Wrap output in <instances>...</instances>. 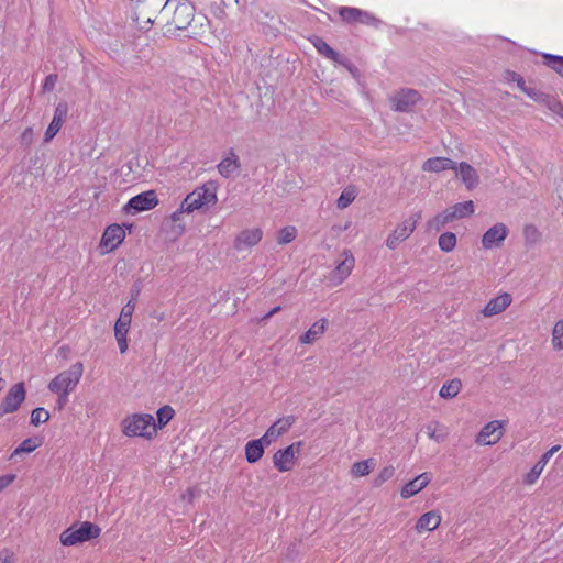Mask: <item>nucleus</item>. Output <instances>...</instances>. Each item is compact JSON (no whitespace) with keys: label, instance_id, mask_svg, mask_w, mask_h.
<instances>
[{"label":"nucleus","instance_id":"1","mask_svg":"<svg viewBox=\"0 0 563 563\" xmlns=\"http://www.w3.org/2000/svg\"><path fill=\"white\" fill-rule=\"evenodd\" d=\"M124 435L129 438H144L147 440L156 435V422L150 413H133L121 421Z\"/></svg>","mask_w":563,"mask_h":563},{"label":"nucleus","instance_id":"2","mask_svg":"<svg viewBox=\"0 0 563 563\" xmlns=\"http://www.w3.org/2000/svg\"><path fill=\"white\" fill-rule=\"evenodd\" d=\"M217 201V184L214 181H208L186 196L180 205L179 211L191 213L203 207L213 206Z\"/></svg>","mask_w":563,"mask_h":563},{"label":"nucleus","instance_id":"3","mask_svg":"<svg viewBox=\"0 0 563 563\" xmlns=\"http://www.w3.org/2000/svg\"><path fill=\"white\" fill-rule=\"evenodd\" d=\"M84 374V364L76 362L68 369L57 374L47 385L51 393L71 394Z\"/></svg>","mask_w":563,"mask_h":563},{"label":"nucleus","instance_id":"4","mask_svg":"<svg viewBox=\"0 0 563 563\" xmlns=\"http://www.w3.org/2000/svg\"><path fill=\"white\" fill-rule=\"evenodd\" d=\"M101 529L89 521H84L79 526L73 525L64 530L59 536V542L64 547H73L100 536Z\"/></svg>","mask_w":563,"mask_h":563},{"label":"nucleus","instance_id":"5","mask_svg":"<svg viewBox=\"0 0 563 563\" xmlns=\"http://www.w3.org/2000/svg\"><path fill=\"white\" fill-rule=\"evenodd\" d=\"M421 211L411 213L404 221L398 223L386 239V246L389 250H396L400 243L406 241L416 230L419 220L421 219Z\"/></svg>","mask_w":563,"mask_h":563},{"label":"nucleus","instance_id":"6","mask_svg":"<svg viewBox=\"0 0 563 563\" xmlns=\"http://www.w3.org/2000/svg\"><path fill=\"white\" fill-rule=\"evenodd\" d=\"M301 446L302 442L297 441L283 450L276 451L273 455L274 467L282 473L291 471L296 464Z\"/></svg>","mask_w":563,"mask_h":563},{"label":"nucleus","instance_id":"7","mask_svg":"<svg viewBox=\"0 0 563 563\" xmlns=\"http://www.w3.org/2000/svg\"><path fill=\"white\" fill-rule=\"evenodd\" d=\"M158 205V198L154 190L141 192L124 205L123 211L128 214H136L154 209Z\"/></svg>","mask_w":563,"mask_h":563},{"label":"nucleus","instance_id":"8","mask_svg":"<svg viewBox=\"0 0 563 563\" xmlns=\"http://www.w3.org/2000/svg\"><path fill=\"white\" fill-rule=\"evenodd\" d=\"M355 266V257L351 250H343L340 260L330 274V282L333 286L341 285L352 273Z\"/></svg>","mask_w":563,"mask_h":563},{"label":"nucleus","instance_id":"9","mask_svg":"<svg viewBox=\"0 0 563 563\" xmlns=\"http://www.w3.org/2000/svg\"><path fill=\"white\" fill-rule=\"evenodd\" d=\"M25 387L23 383L13 385L0 404V418L4 415L15 412L25 399Z\"/></svg>","mask_w":563,"mask_h":563},{"label":"nucleus","instance_id":"10","mask_svg":"<svg viewBox=\"0 0 563 563\" xmlns=\"http://www.w3.org/2000/svg\"><path fill=\"white\" fill-rule=\"evenodd\" d=\"M124 239L125 231L121 225L117 223L108 225L99 243L101 253L107 254L112 252L123 242Z\"/></svg>","mask_w":563,"mask_h":563},{"label":"nucleus","instance_id":"11","mask_svg":"<svg viewBox=\"0 0 563 563\" xmlns=\"http://www.w3.org/2000/svg\"><path fill=\"white\" fill-rule=\"evenodd\" d=\"M421 99L413 89H401L390 98L391 109L397 112H409Z\"/></svg>","mask_w":563,"mask_h":563},{"label":"nucleus","instance_id":"12","mask_svg":"<svg viewBox=\"0 0 563 563\" xmlns=\"http://www.w3.org/2000/svg\"><path fill=\"white\" fill-rule=\"evenodd\" d=\"M504 435V421L493 420L486 423L476 437V443L479 445H494Z\"/></svg>","mask_w":563,"mask_h":563},{"label":"nucleus","instance_id":"13","mask_svg":"<svg viewBox=\"0 0 563 563\" xmlns=\"http://www.w3.org/2000/svg\"><path fill=\"white\" fill-rule=\"evenodd\" d=\"M195 8L186 0H180L172 18V24L177 30H186L194 20Z\"/></svg>","mask_w":563,"mask_h":563},{"label":"nucleus","instance_id":"14","mask_svg":"<svg viewBox=\"0 0 563 563\" xmlns=\"http://www.w3.org/2000/svg\"><path fill=\"white\" fill-rule=\"evenodd\" d=\"M509 233L508 228L498 222L489 228L482 236V245L485 250H492L500 246Z\"/></svg>","mask_w":563,"mask_h":563},{"label":"nucleus","instance_id":"15","mask_svg":"<svg viewBox=\"0 0 563 563\" xmlns=\"http://www.w3.org/2000/svg\"><path fill=\"white\" fill-rule=\"evenodd\" d=\"M512 302V297L509 292H501L492 298L482 310L485 318H490L504 312Z\"/></svg>","mask_w":563,"mask_h":563},{"label":"nucleus","instance_id":"16","mask_svg":"<svg viewBox=\"0 0 563 563\" xmlns=\"http://www.w3.org/2000/svg\"><path fill=\"white\" fill-rule=\"evenodd\" d=\"M68 113V107L65 102H59L54 110L53 120L51 121L49 125L47 126L45 133H44V141L49 142L54 139V136L59 132L63 123L65 122V119Z\"/></svg>","mask_w":563,"mask_h":563},{"label":"nucleus","instance_id":"17","mask_svg":"<svg viewBox=\"0 0 563 563\" xmlns=\"http://www.w3.org/2000/svg\"><path fill=\"white\" fill-rule=\"evenodd\" d=\"M263 238V232L260 228L246 229L241 231L235 240L234 247L242 251L256 245Z\"/></svg>","mask_w":563,"mask_h":563},{"label":"nucleus","instance_id":"18","mask_svg":"<svg viewBox=\"0 0 563 563\" xmlns=\"http://www.w3.org/2000/svg\"><path fill=\"white\" fill-rule=\"evenodd\" d=\"M241 168L240 159L233 148H230L227 156L217 165L219 174L224 178H230L238 174Z\"/></svg>","mask_w":563,"mask_h":563},{"label":"nucleus","instance_id":"19","mask_svg":"<svg viewBox=\"0 0 563 563\" xmlns=\"http://www.w3.org/2000/svg\"><path fill=\"white\" fill-rule=\"evenodd\" d=\"M456 176L462 180L468 190L476 188L479 184V176L475 168L466 162L456 164Z\"/></svg>","mask_w":563,"mask_h":563},{"label":"nucleus","instance_id":"20","mask_svg":"<svg viewBox=\"0 0 563 563\" xmlns=\"http://www.w3.org/2000/svg\"><path fill=\"white\" fill-rule=\"evenodd\" d=\"M430 483V476L428 473H422L416 476L413 479L409 481L400 490V496L404 499H408L419 492H421L427 485Z\"/></svg>","mask_w":563,"mask_h":563},{"label":"nucleus","instance_id":"21","mask_svg":"<svg viewBox=\"0 0 563 563\" xmlns=\"http://www.w3.org/2000/svg\"><path fill=\"white\" fill-rule=\"evenodd\" d=\"M442 517L439 511L431 510L423 514L416 523V530L418 533H422L424 531H433L441 523Z\"/></svg>","mask_w":563,"mask_h":563},{"label":"nucleus","instance_id":"22","mask_svg":"<svg viewBox=\"0 0 563 563\" xmlns=\"http://www.w3.org/2000/svg\"><path fill=\"white\" fill-rule=\"evenodd\" d=\"M329 322L325 318L316 321L305 333L299 336L300 344H311L317 341L327 330Z\"/></svg>","mask_w":563,"mask_h":563},{"label":"nucleus","instance_id":"23","mask_svg":"<svg viewBox=\"0 0 563 563\" xmlns=\"http://www.w3.org/2000/svg\"><path fill=\"white\" fill-rule=\"evenodd\" d=\"M424 172L440 173L448 169H456V163L448 157L437 156L428 158L423 165Z\"/></svg>","mask_w":563,"mask_h":563},{"label":"nucleus","instance_id":"24","mask_svg":"<svg viewBox=\"0 0 563 563\" xmlns=\"http://www.w3.org/2000/svg\"><path fill=\"white\" fill-rule=\"evenodd\" d=\"M311 43L316 47L319 54L323 55L328 59L335 63L343 64V57L336 51H334L325 41L319 36H313Z\"/></svg>","mask_w":563,"mask_h":563},{"label":"nucleus","instance_id":"25","mask_svg":"<svg viewBox=\"0 0 563 563\" xmlns=\"http://www.w3.org/2000/svg\"><path fill=\"white\" fill-rule=\"evenodd\" d=\"M43 444V439L41 437H31L24 439L11 453L10 459H13L22 453H32L37 448Z\"/></svg>","mask_w":563,"mask_h":563},{"label":"nucleus","instance_id":"26","mask_svg":"<svg viewBox=\"0 0 563 563\" xmlns=\"http://www.w3.org/2000/svg\"><path fill=\"white\" fill-rule=\"evenodd\" d=\"M265 448L260 440H251L245 445V459L250 464L258 462L264 455Z\"/></svg>","mask_w":563,"mask_h":563},{"label":"nucleus","instance_id":"27","mask_svg":"<svg viewBox=\"0 0 563 563\" xmlns=\"http://www.w3.org/2000/svg\"><path fill=\"white\" fill-rule=\"evenodd\" d=\"M376 466V462L374 459H366L363 461L355 462L350 471L352 477H363L368 475Z\"/></svg>","mask_w":563,"mask_h":563},{"label":"nucleus","instance_id":"28","mask_svg":"<svg viewBox=\"0 0 563 563\" xmlns=\"http://www.w3.org/2000/svg\"><path fill=\"white\" fill-rule=\"evenodd\" d=\"M450 214H452V219H462L466 218L474 213V203L472 200L457 202L452 207L448 208Z\"/></svg>","mask_w":563,"mask_h":563},{"label":"nucleus","instance_id":"29","mask_svg":"<svg viewBox=\"0 0 563 563\" xmlns=\"http://www.w3.org/2000/svg\"><path fill=\"white\" fill-rule=\"evenodd\" d=\"M451 221H453L452 214H450L449 210L445 209L444 211L438 213L427 222V229L429 231L438 232Z\"/></svg>","mask_w":563,"mask_h":563},{"label":"nucleus","instance_id":"30","mask_svg":"<svg viewBox=\"0 0 563 563\" xmlns=\"http://www.w3.org/2000/svg\"><path fill=\"white\" fill-rule=\"evenodd\" d=\"M461 388H462L461 380L457 378H454V379H451L450 382L443 384V386L441 387V389L439 391V395H440V397H442L444 399H450V398L455 397L460 393Z\"/></svg>","mask_w":563,"mask_h":563},{"label":"nucleus","instance_id":"31","mask_svg":"<svg viewBox=\"0 0 563 563\" xmlns=\"http://www.w3.org/2000/svg\"><path fill=\"white\" fill-rule=\"evenodd\" d=\"M130 331V328L125 325H121L115 323L114 324V336L118 342V346L120 350V353L123 354L126 352L129 344H128V333Z\"/></svg>","mask_w":563,"mask_h":563},{"label":"nucleus","instance_id":"32","mask_svg":"<svg viewBox=\"0 0 563 563\" xmlns=\"http://www.w3.org/2000/svg\"><path fill=\"white\" fill-rule=\"evenodd\" d=\"M357 189L354 186L345 187L338 198L336 206L339 209L347 208L356 198Z\"/></svg>","mask_w":563,"mask_h":563},{"label":"nucleus","instance_id":"33","mask_svg":"<svg viewBox=\"0 0 563 563\" xmlns=\"http://www.w3.org/2000/svg\"><path fill=\"white\" fill-rule=\"evenodd\" d=\"M544 64L563 78V56L543 53Z\"/></svg>","mask_w":563,"mask_h":563},{"label":"nucleus","instance_id":"34","mask_svg":"<svg viewBox=\"0 0 563 563\" xmlns=\"http://www.w3.org/2000/svg\"><path fill=\"white\" fill-rule=\"evenodd\" d=\"M456 235L453 232H444L439 236L438 244L442 252L450 253L456 246Z\"/></svg>","mask_w":563,"mask_h":563},{"label":"nucleus","instance_id":"35","mask_svg":"<svg viewBox=\"0 0 563 563\" xmlns=\"http://www.w3.org/2000/svg\"><path fill=\"white\" fill-rule=\"evenodd\" d=\"M157 423H156V430L164 428L175 416V410L166 405L161 407L157 412Z\"/></svg>","mask_w":563,"mask_h":563},{"label":"nucleus","instance_id":"36","mask_svg":"<svg viewBox=\"0 0 563 563\" xmlns=\"http://www.w3.org/2000/svg\"><path fill=\"white\" fill-rule=\"evenodd\" d=\"M341 19L346 23H357L361 9L354 7H340L338 10Z\"/></svg>","mask_w":563,"mask_h":563},{"label":"nucleus","instance_id":"37","mask_svg":"<svg viewBox=\"0 0 563 563\" xmlns=\"http://www.w3.org/2000/svg\"><path fill=\"white\" fill-rule=\"evenodd\" d=\"M297 236V229L292 225H288L279 230L277 235L278 244H288L294 241Z\"/></svg>","mask_w":563,"mask_h":563},{"label":"nucleus","instance_id":"38","mask_svg":"<svg viewBox=\"0 0 563 563\" xmlns=\"http://www.w3.org/2000/svg\"><path fill=\"white\" fill-rule=\"evenodd\" d=\"M552 345L554 350H563V320H559L552 331Z\"/></svg>","mask_w":563,"mask_h":563},{"label":"nucleus","instance_id":"39","mask_svg":"<svg viewBox=\"0 0 563 563\" xmlns=\"http://www.w3.org/2000/svg\"><path fill=\"white\" fill-rule=\"evenodd\" d=\"M545 465H543L541 462H537L531 470L526 474L523 482L527 485H533L538 478L540 477L541 473L543 472Z\"/></svg>","mask_w":563,"mask_h":563},{"label":"nucleus","instance_id":"40","mask_svg":"<svg viewBox=\"0 0 563 563\" xmlns=\"http://www.w3.org/2000/svg\"><path fill=\"white\" fill-rule=\"evenodd\" d=\"M48 419H49V412L45 408L37 407L32 410L30 422L33 426H38L40 423H44V422L48 421Z\"/></svg>","mask_w":563,"mask_h":563},{"label":"nucleus","instance_id":"41","mask_svg":"<svg viewBox=\"0 0 563 563\" xmlns=\"http://www.w3.org/2000/svg\"><path fill=\"white\" fill-rule=\"evenodd\" d=\"M394 474H395L394 466L388 465V466L383 467L379 471V473L377 474V476L374 478V486H376V487L382 486L385 482L390 479L394 476Z\"/></svg>","mask_w":563,"mask_h":563},{"label":"nucleus","instance_id":"42","mask_svg":"<svg viewBox=\"0 0 563 563\" xmlns=\"http://www.w3.org/2000/svg\"><path fill=\"white\" fill-rule=\"evenodd\" d=\"M357 23L377 27L380 24V20L371 12L361 9Z\"/></svg>","mask_w":563,"mask_h":563},{"label":"nucleus","instance_id":"43","mask_svg":"<svg viewBox=\"0 0 563 563\" xmlns=\"http://www.w3.org/2000/svg\"><path fill=\"white\" fill-rule=\"evenodd\" d=\"M544 103L551 112L563 119V104L559 100L548 97Z\"/></svg>","mask_w":563,"mask_h":563},{"label":"nucleus","instance_id":"44","mask_svg":"<svg viewBox=\"0 0 563 563\" xmlns=\"http://www.w3.org/2000/svg\"><path fill=\"white\" fill-rule=\"evenodd\" d=\"M274 423L284 434L292 427V424L295 423V418H294V416H287V417L278 419Z\"/></svg>","mask_w":563,"mask_h":563},{"label":"nucleus","instance_id":"45","mask_svg":"<svg viewBox=\"0 0 563 563\" xmlns=\"http://www.w3.org/2000/svg\"><path fill=\"white\" fill-rule=\"evenodd\" d=\"M523 236L527 242L534 243L539 239V231L533 224H528L523 229Z\"/></svg>","mask_w":563,"mask_h":563},{"label":"nucleus","instance_id":"46","mask_svg":"<svg viewBox=\"0 0 563 563\" xmlns=\"http://www.w3.org/2000/svg\"><path fill=\"white\" fill-rule=\"evenodd\" d=\"M523 92L529 97L531 98L532 100L537 101V102H545V100L548 99L549 96L544 95L543 92L534 89V88H529V87H526V89L523 90Z\"/></svg>","mask_w":563,"mask_h":563},{"label":"nucleus","instance_id":"47","mask_svg":"<svg viewBox=\"0 0 563 563\" xmlns=\"http://www.w3.org/2000/svg\"><path fill=\"white\" fill-rule=\"evenodd\" d=\"M15 554L10 549H2L0 551V563H15Z\"/></svg>","mask_w":563,"mask_h":563},{"label":"nucleus","instance_id":"48","mask_svg":"<svg viewBox=\"0 0 563 563\" xmlns=\"http://www.w3.org/2000/svg\"><path fill=\"white\" fill-rule=\"evenodd\" d=\"M139 291L136 290L135 295L132 297L131 300H129L124 306L123 308L121 309V312L120 313H125V316L128 317H131L132 318V314L135 310V303H134V300L137 296Z\"/></svg>","mask_w":563,"mask_h":563},{"label":"nucleus","instance_id":"49","mask_svg":"<svg viewBox=\"0 0 563 563\" xmlns=\"http://www.w3.org/2000/svg\"><path fill=\"white\" fill-rule=\"evenodd\" d=\"M16 476L15 474H5L0 476V493L5 489L8 486H10L14 481Z\"/></svg>","mask_w":563,"mask_h":563},{"label":"nucleus","instance_id":"50","mask_svg":"<svg viewBox=\"0 0 563 563\" xmlns=\"http://www.w3.org/2000/svg\"><path fill=\"white\" fill-rule=\"evenodd\" d=\"M560 445H554L550 450H548L545 453L542 454V456L539 459V462H541L543 465H547L552 455L560 450Z\"/></svg>","mask_w":563,"mask_h":563},{"label":"nucleus","instance_id":"51","mask_svg":"<svg viewBox=\"0 0 563 563\" xmlns=\"http://www.w3.org/2000/svg\"><path fill=\"white\" fill-rule=\"evenodd\" d=\"M56 81H57V76L56 75H48L45 80H44V84H43V89L45 91H51L54 89L55 85H56Z\"/></svg>","mask_w":563,"mask_h":563},{"label":"nucleus","instance_id":"52","mask_svg":"<svg viewBox=\"0 0 563 563\" xmlns=\"http://www.w3.org/2000/svg\"><path fill=\"white\" fill-rule=\"evenodd\" d=\"M427 430H428V435L430 439H433L435 440L437 442H441L443 441L444 439V433H438V431L435 430V428H432L431 424H429L427 427Z\"/></svg>","mask_w":563,"mask_h":563},{"label":"nucleus","instance_id":"53","mask_svg":"<svg viewBox=\"0 0 563 563\" xmlns=\"http://www.w3.org/2000/svg\"><path fill=\"white\" fill-rule=\"evenodd\" d=\"M54 394L57 395L56 404H57L58 409H63L65 407V405L68 402V397L70 394H65V393H54Z\"/></svg>","mask_w":563,"mask_h":563},{"label":"nucleus","instance_id":"54","mask_svg":"<svg viewBox=\"0 0 563 563\" xmlns=\"http://www.w3.org/2000/svg\"><path fill=\"white\" fill-rule=\"evenodd\" d=\"M257 440H260L261 444H263V446L266 448L271 445V443L274 442L276 439L275 437H273V434H269L268 430H266V432Z\"/></svg>","mask_w":563,"mask_h":563},{"label":"nucleus","instance_id":"55","mask_svg":"<svg viewBox=\"0 0 563 563\" xmlns=\"http://www.w3.org/2000/svg\"><path fill=\"white\" fill-rule=\"evenodd\" d=\"M131 321H132L131 317L125 316V313H120L115 323H118V324L121 323V325H125V327L130 328Z\"/></svg>","mask_w":563,"mask_h":563},{"label":"nucleus","instance_id":"56","mask_svg":"<svg viewBox=\"0 0 563 563\" xmlns=\"http://www.w3.org/2000/svg\"><path fill=\"white\" fill-rule=\"evenodd\" d=\"M269 434H273L275 439L277 440L280 435H283L282 431L276 427L275 423H273L268 429Z\"/></svg>","mask_w":563,"mask_h":563},{"label":"nucleus","instance_id":"57","mask_svg":"<svg viewBox=\"0 0 563 563\" xmlns=\"http://www.w3.org/2000/svg\"><path fill=\"white\" fill-rule=\"evenodd\" d=\"M516 82H517V86L523 91L526 89V82H525V79L520 76H517V78H515Z\"/></svg>","mask_w":563,"mask_h":563},{"label":"nucleus","instance_id":"58","mask_svg":"<svg viewBox=\"0 0 563 563\" xmlns=\"http://www.w3.org/2000/svg\"><path fill=\"white\" fill-rule=\"evenodd\" d=\"M184 497H187L189 500H191L195 497V490L192 488H188Z\"/></svg>","mask_w":563,"mask_h":563},{"label":"nucleus","instance_id":"59","mask_svg":"<svg viewBox=\"0 0 563 563\" xmlns=\"http://www.w3.org/2000/svg\"><path fill=\"white\" fill-rule=\"evenodd\" d=\"M280 310V307L279 306H276L272 309V312L273 314H275L276 312H278Z\"/></svg>","mask_w":563,"mask_h":563},{"label":"nucleus","instance_id":"60","mask_svg":"<svg viewBox=\"0 0 563 563\" xmlns=\"http://www.w3.org/2000/svg\"><path fill=\"white\" fill-rule=\"evenodd\" d=\"M273 316H274V314H273V312H272V310H271L269 312H267V313L264 316V319H268V318H271V317H273Z\"/></svg>","mask_w":563,"mask_h":563},{"label":"nucleus","instance_id":"61","mask_svg":"<svg viewBox=\"0 0 563 563\" xmlns=\"http://www.w3.org/2000/svg\"><path fill=\"white\" fill-rule=\"evenodd\" d=\"M31 131H32L31 129H26V130L24 131L23 135H25L27 132H29V133H31Z\"/></svg>","mask_w":563,"mask_h":563},{"label":"nucleus","instance_id":"62","mask_svg":"<svg viewBox=\"0 0 563 563\" xmlns=\"http://www.w3.org/2000/svg\"><path fill=\"white\" fill-rule=\"evenodd\" d=\"M170 1L172 0H167L164 7L166 8L169 4Z\"/></svg>","mask_w":563,"mask_h":563},{"label":"nucleus","instance_id":"63","mask_svg":"<svg viewBox=\"0 0 563 563\" xmlns=\"http://www.w3.org/2000/svg\"><path fill=\"white\" fill-rule=\"evenodd\" d=\"M430 563H440L439 561H431Z\"/></svg>","mask_w":563,"mask_h":563}]
</instances>
